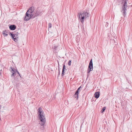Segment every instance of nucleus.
I'll return each mask as SVG.
<instances>
[{
  "instance_id": "28",
  "label": "nucleus",
  "mask_w": 132,
  "mask_h": 132,
  "mask_svg": "<svg viewBox=\"0 0 132 132\" xmlns=\"http://www.w3.org/2000/svg\"><path fill=\"white\" fill-rule=\"evenodd\" d=\"M131 6H132V5H131Z\"/></svg>"
},
{
  "instance_id": "22",
  "label": "nucleus",
  "mask_w": 132,
  "mask_h": 132,
  "mask_svg": "<svg viewBox=\"0 0 132 132\" xmlns=\"http://www.w3.org/2000/svg\"><path fill=\"white\" fill-rule=\"evenodd\" d=\"M16 72H17V73L19 75V76H20V77H21L20 74V73H19V72L18 71L16 70Z\"/></svg>"
},
{
  "instance_id": "18",
  "label": "nucleus",
  "mask_w": 132,
  "mask_h": 132,
  "mask_svg": "<svg viewBox=\"0 0 132 132\" xmlns=\"http://www.w3.org/2000/svg\"><path fill=\"white\" fill-rule=\"evenodd\" d=\"M64 70H62V74H61V75L62 76H64Z\"/></svg>"
},
{
  "instance_id": "12",
  "label": "nucleus",
  "mask_w": 132,
  "mask_h": 132,
  "mask_svg": "<svg viewBox=\"0 0 132 132\" xmlns=\"http://www.w3.org/2000/svg\"><path fill=\"white\" fill-rule=\"evenodd\" d=\"M2 33L3 36L5 37L7 36L8 35V32L6 30H3L2 32Z\"/></svg>"
},
{
  "instance_id": "3",
  "label": "nucleus",
  "mask_w": 132,
  "mask_h": 132,
  "mask_svg": "<svg viewBox=\"0 0 132 132\" xmlns=\"http://www.w3.org/2000/svg\"><path fill=\"white\" fill-rule=\"evenodd\" d=\"M9 33L10 35L12 37V38L15 42H16L18 40V34H13L10 32Z\"/></svg>"
},
{
  "instance_id": "27",
  "label": "nucleus",
  "mask_w": 132,
  "mask_h": 132,
  "mask_svg": "<svg viewBox=\"0 0 132 132\" xmlns=\"http://www.w3.org/2000/svg\"><path fill=\"white\" fill-rule=\"evenodd\" d=\"M44 127H42V129H44Z\"/></svg>"
},
{
  "instance_id": "4",
  "label": "nucleus",
  "mask_w": 132,
  "mask_h": 132,
  "mask_svg": "<svg viewBox=\"0 0 132 132\" xmlns=\"http://www.w3.org/2000/svg\"><path fill=\"white\" fill-rule=\"evenodd\" d=\"M58 44H54L52 46V48L53 49V52L54 54L55 53V55L56 54V53L59 51V49L58 48Z\"/></svg>"
},
{
  "instance_id": "5",
  "label": "nucleus",
  "mask_w": 132,
  "mask_h": 132,
  "mask_svg": "<svg viewBox=\"0 0 132 132\" xmlns=\"http://www.w3.org/2000/svg\"><path fill=\"white\" fill-rule=\"evenodd\" d=\"M88 69V73H89L91 71H92L93 70V64L92 59H91L90 61Z\"/></svg>"
},
{
  "instance_id": "25",
  "label": "nucleus",
  "mask_w": 132,
  "mask_h": 132,
  "mask_svg": "<svg viewBox=\"0 0 132 132\" xmlns=\"http://www.w3.org/2000/svg\"><path fill=\"white\" fill-rule=\"evenodd\" d=\"M2 106L1 105H0V109H1Z\"/></svg>"
},
{
  "instance_id": "9",
  "label": "nucleus",
  "mask_w": 132,
  "mask_h": 132,
  "mask_svg": "<svg viewBox=\"0 0 132 132\" xmlns=\"http://www.w3.org/2000/svg\"><path fill=\"white\" fill-rule=\"evenodd\" d=\"M77 16L78 18L79 21L82 23V15L81 13L80 12L78 13L77 15Z\"/></svg>"
},
{
  "instance_id": "16",
  "label": "nucleus",
  "mask_w": 132,
  "mask_h": 132,
  "mask_svg": "<svg viewBox=\"0 0 132 132\" xmlns=\"http://www.w3.org/2000/svg\"><path fill=\"white\" fill-rule=\"evenodd\" d=\"M127 0H125V3L123 4V6H127Z\"/></svg>"
},
{
  "instance_id": "8",
  "label": "nucleus",
  "mask_w": 132,
  "mask_h": 132,
  "mask_svg": "<svg viewBox=\"0 0 132 132\" xmlns=\"http://www.w3.org/2000/svg\"><path fill=\"white\" fill-rule=\"evenodd\" d=\"M82 85H81L79 87L77 90L76 91V93L74 95V97L75 98H77V100L78 98V94L79 93V92L80 89L81 88V86Z\"/></svg>"
},
{
  "instance_id": "14",
  "label": "nucleus",
  "mask_w": 132,
  "mask_h": 132,
  "mask_svg": "<svg viewBox=\"0 0 132 132\" xmlns=\"http://www.w3.org/2000/svg\"><path fill=\"white\" fill-rule=\"evenodd\" d=\"M99 93V92H96L95 94V97L96 98H98L100 96Z\"/></svg>"
},
{
  "instance_id": "17",
  "label": "nucleus",
  "mask_w": 132,
  "mask_h": 132,
  "mask_svg": "<svg viewBox=\"0 0 132 132\" xmlns=\"http://www.w3.org/2000/svg\"><path fill=\"white\" fill-rule=\"evenodd\" d=\"M105 109L106 108L105 107H104L101 110V112L102 113H103Z\"/></svg>"
},
{
  "instance_id": "21",
  "label": "nucleus",
  "mask_w": 132,
  "mask_h": 132,
  "mask_svg": "<svg viewBox=\"0 0 132 132\" xmlns=\"http://www.w3.org/2000/svg\"><path fill=\"white\" fill-rule=\"evenodd\" d=\"M64 70V69H65V65H63L62 70Z\"/></svg>"
},
{
  "instance_id": "26",
  "label": "nucleus",
  "mask_w": 132,
  "mask_h": 132,
  "mask_svg": "<svg viewBox=\"0 0 132 132\" xmlns=\"http://www.w3.org/2000/svg\"><path fill=\"white\" fill-rule=\"evenodd\" d=\"M82 125H81V127H80V129H81V126H82Z\"/></svg>"
},
{
  "instance_id": "13",
  "label": "nucleus",
  "mask_w": 132,
  "mask_h": 132,
  "mask_svg": "<svg viewBox=\"0 0 132 132\" xmlns=\"http://www.w3.org/2000/svg\"><path fill=\"white\" fill-rule=\"evenodd\" d=\"M35 15H34V16H34V17H36L39 15L40 14V13L39 12V11L38 10H35Z\"/></svg>"
},
{
  "instance_id": "19",
  "label": "nucleus",
  "mask_w": 132,
  "mask_h": 132,
  "mask_svg": "<svg viewBox=\"0 0 132 132\" xmlns=\"http://www.w3.org/2000/svg\"><path fill=\"white\" fill-rule=\"evenodd\" d=\"M52 25L51 23H49L48 24V28H51Z\"/></svg>"
},
{
  "instance_id": "10",
  "label": "nucleus",
  "mask_w": 132,
  "mask_h": 132,
  "mask_svg": "<svg viewBox=\"0 0 132 132\" xmlns=\"http://www.w3.org/2000/svg\"><path fill=\"white\" fill-rule=\"evenodd\" d=\"M127 6H123L122 7V10L121 12H123V15L125 16L126 14V11L127 10L126 9Z\"/></svg>"
},
{
  "instance_id": "2",
  "label": "nucleus",
  "mask_w": 132,
  "mask_h": 132,
  "mask_svg": "<svg viewBox=\"0 0 132 132\" xmlns=\"http://www.w3.org/2000/svg\"><path fill=\"white\" fill-rule=\"evenodd\" d=\"M34 10L33 7H30L27 11L26 13V16L24 18V20L28 21L31 18H32V15L31 13Z\"/></svg>"
},
{
  "instance_id": "6",
  "label": "nucleus",
  "mask_w": 132,
  "mask_h": 132,
  "mask_svg": "<svg viewBox=\"0 0 132 132\" xmlns=\"http://www.w3.org/2000/svg\"><path fill=\"white\" fill-rule=\"evenodd\" d=\"M10 71L12 73V74L11 75V77H12L16 75V70L14 69L13 68L11 67L10 68Z\"/></svg>"
},
{
  "instance_id": "7",
  "label": "nucleus",
  "mask_w": 132,
  "mask_h": 132,
  "mask_svg": "<svg viewBox=\"0 0 132 132\" xmlns=\"http://www.w3.org/2000/svg\"><path fill=\"white\" fill-rule=\"evenodd\" d=\"M89 13L87 11H84L83 12V20L86 19L89 16ZM84 21L83 20V22Z\"/></svg>"
},
{
  "instance_id": "20",
  "label": "nucleus",
  "mask_w": 132,
  "mask_h": 132,
  "mask_svg": "<svg viewBox=\"0 0 132 132\" xmlns=\"http://www.w3.org/2000/svg\"><path fill=\"white\" fill-rule=\"evenodd\" d=\"M71 61L69 60L68 63V64L70 66L71 65Z\"/></svg>"
},
{
  "instance_id": "23",
  "label": "nucleus",
  "mask_w": 132,
  "mask_h": 132,
  "mask_svg": "<svg viewBox=\"0 0 132 132\" xmlns=\"http://www.w3.org/2000/svg\"><path fill=\"white\" fill-rule=\"evenodd\" d=\"M85 36L86 37L87 36V33L86 32H85L84 33Z\"/></svg>"
},
{
  "instance_id": "11",
  "label": "nucleus",
  "mask_w": 132,
  "mask_h": 132,
  "mask_svg": "<svg viewBox=\"0 0 132 132\" xmlns=\"http://www.w3.org/2000/svg\"><path fill=\"white\" fill-rule=\"evenodd\" d=\"M9 28L11 30H13L16 29V27L14 25H11L10 26Z\"/></svg>"
},
{
  "instance_id": "24",
  "label": "nucleus",
  "mask_w": 132,
  "mask_h": 132,
  "mask_svg": "<svg viewBox=\"0 0 132 132\" xmlns=\"http://www.w3.org/2000/svg\"><path fill=\"white\" fill-rule=\"evenodd\" d=\"M57 62L58 65H59V61L58 60H57Z\"/></svg>"
},
{
  "instance_id": "1",
  "label": "nucleus",
  "mask_w": 132,
  "mask_h": 132,
  "mask_svg": "<svg viewBox=\"0 0 132 132\" xmlns=\"http://www.w3.org/2000/svg\"><path fill=\"white\" fill-rule=\"evenodd\" d=\"M37 111L39 119L41 122H42L41 123H40V125L43 126L44 125L46 122L44 116L43 115L44 113L42 112V111L40 108L38 109Z\"/></svg>"
},
{
  "instance_id": "15",
  "label": "nucleus",
  "mask_w": 132,
  "mask_h": 132,
  "mask_svg": "<svg viewBox=\"0 0 132 132\" xmlns=\"http://www.w3.org/2000/svg\"><path fill=\"white\" fill-rule=\"evenodd\" d=\"M31 7H33V8H34V9L33 11L31 13V14H32V18H34L35 17H34V16H34V15H35V11H34V10H35V8H34V7H33L32 6H31Z\"/></svg>"
}]
</instances>
